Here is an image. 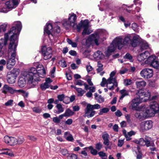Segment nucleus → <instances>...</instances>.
<instances>
[{"label":"nucleus","instance_id":"1","mask_svg":"<svg viewBox=\"0 0 159 159\" xmlns=\"http://www.w3.org/2000/svg\"><path fill=\"white\" fill-rule=\"evenodd\" d=\"M44 68L42 65L37 66L36 69L34 67L30 68L28 70L23 72V75L29 83H32L34 80L39 81V78H43L45 76Z\"/></svg>","mask_w":159,"mask_h":159},{"label":"nucleus","instance_id":"2","mask_svg":"<svg viewBox=\"0 0 159 159\" xmlns=\"http://www.w3.org/2000/svg\"><path fill=\"white\" fill-rule=\"evenodd\" d=\"M137 97L133 99L130 103L129 108L134 110L139 111L143 109L144 106L138 107L139 104L143 102H146L150 97V93L147 92V93L139 91L137 93Z\"/></svg>","mask_w":159,"mask_h":159},{"label":"nucleus","instance_id":"3","mask_svg":"<svg viewBox=\"0 0 159 159\" xmlns=\"http://www.w3.org/2000/svg\"><path fill=\"white\" fill-rule=\"evenodd\" d=\"M130 41L129 37V36H125L124 39H123L121 37L116 38L106 52V54L107 55H110L111 53L115 50L116 47L119 49H121L125 45L129 44Z\"/></svg>","mask_w":159,"mask_h":159},{"label":"nucleus","instance_id":"4","mask_svg":"<svg viewBox=\"0 0 159 159\" xmlns=\"http://www.w3.org/2000/svg\"><path fill=\"white\" fill-rule=\"evenodd\" d=\"M13 26L10 29L8 33L5 34V39H4L3 44L6 45L7 44L8 37H11L10 41L11 38L12 39H16L18 43V37L22 29V25L21 22L18 21L15 22L13 24ZM11 43V42H10Z\"/></svg>","mask_w":159,"mask_h":159},{"label":"nucleus","instance_id":"5","mask_svg":"<svg viewBox=\"0 0 159 159\" xmlns=\"http://www.w3.org/2000/svg\"><path fill=\"white\" fill-rule=\"evenodd\" d=\"M17 46V41L16 39L11 38V43L8 47V52L11 53V58L7 61V68L10 70L14 66L16 63L15 58L16 57V48Z\"/></svg>","mask_w":159,"mask_h":159},{"label":"nucleus","instance_id":"6","mask_svg":"<svg viewBox=\"0 0 159 159\" xmlns=\"http://www.w3.org/2000/svg\"><path fill=\"white\" fill-rule=\"evenodd\" d=\"M76 15L74 13H71L69 14L68 20H64L62 21V23L66 29H68L70 27H74L75 25L76 24Z\"/></svg>","mask_w":159,"mask_h":159},{"label":"nucleus","instance_id":"7","mask_svg":"<svg viewBox=\"0 0 159 159\" xmlns=\"http://www.w3.org/2000/svg\"><path fill=\"white\" fill-rule=\"evenodd\" d=\"M99 35L98 34L95 33L90 35L88 38L86 40V43L87 44H91L93 41H94L97 45L99 44L98 42L99 41Z\"/></svg>","mask_w":159,"mask_h":159},{"label":"nucleus","instance_id":"8","mask_svg":"<svg viewBox=\"0 0 159 159\" xmlns=\"http://www.w3.org/2000/svg\"><path fill=\"white\" fill-rule=\"evenodd\" d=\"M42 52L44 59L47 60L51 57L52 52L50 47L47 48L43 47L42 49Z\"/></svg>","mask_w":159,"mask_h":159},{"label":"nucleus","instance_id":"9","mask_svg":"<svg viewBox=\"0 0 159 159\" xmlns=\"http://www.w3.org/2000/svg\"><path fill=\"white\" fill-rule=\"evenodd\" d=\"M152 126V124L151 121H146L141 123L140 130L141 132H143L151 129Z\"/></svg>","mask_w":159,"mask_h":159},{"label":"nucleus","instance_id":"10","mask_svg":"<svg viewBox=\"0 0 159 159\" xmlns=\"http://www.w3.org/2000/svg\"><path fill=\"white\" fill-rule=\"evenodd\" d=\"M140 75L144 78H150L153 76V71L151 69L145 68L141 71Z\"/></svg>","mask_w":159,"mask_h":159},{"label":"nucleus","instance_id":"11","mask_svg":"<svg viewBox=\"0 0 159 159\" xmlns=\"http://www.w3.org/2000/svg\"><path fill=\"white\" fill-rule=\"evenodd\" d=\"M5 143L10 146H14L17 144V139L14 137L6 136L4 138Z\"/></svg>","mask_w":159,"mask_h":159},{"label":"nucleus","instance_id":"12","mask_svg":"<svg viewBox=\"0 0 159 159\" xmlns=\"http://www.w3.org/2000/svg\"><path fill=\"white\" fill-rule=\"evenodd\" d=\"M151 140L150 138L146 136L145 138V145L147 147H150V150L151 151H154L156 150V147L154 142Z\"/></svg>","mask_w":159,"mask_h":159},{"label":"nucleus","instance_id":"13","mask_svg":"<svg viewBox=\"0 0 159 159\" xmlns=\"http://www.w3.org/2000/svg\"><path fill=\"white\" fill-rule=\"evenodd\" d=\"M143 112L144 116L146 117H152L154 116L156 112L153 110L150 107L145 108L144 107H143Z\"/></svg>","mask_w":159,"mask_h":159},{"label":"nucleus","instance_id":"14","mask_svg":"<svg viewBox=\"0 0 159 159\" xmlns=\"http://www.w3.org/2000/svg\"><path fill=\"white\" fill-rule=\"evenodd\" d=\"M7 77V80L8 83L12 84L15 83L16 76L12 71L8 72Z\"/></svg>","mask_w":159,"mask_h":159},{"label":"nucleus","instance_id":"15","mask_svg":"<svg viewBox=\"0 0 159 159\" xmlns=\"http://www.w3.org/2000/svg\"><path fill=\"white\" fill-rule=\"evenodd\" d=\"M18 4L17 0H10L7 2L5 5L8 9H12L16 7Z\"/></svg>","mask_w":159,"mask_h":159},{"label":"nucleus","instance_id":"16","mask_svg":"<svg viewBox=\"0 0 159 159\" xmlns=\"http://www.w3.org/2000/svg\"><path fill=\"white\" fill-rule=\"evenodd\" d=\"M83 27L84 28V30L82 33L83 35H85L86 34H89L92 32L91 30H89V29L88 23L87 21L84 20L83 23Z\"/></svg>","mask_w":159,"mask_h":159},{"label":"nucleus","instance_id":"17","mask_svg":"<svg viewBox=\"0 0 159 159\" xmlns=\"http://www.w3.org/2000/svg\"><path fill=\"white\" fill-rule=\"evenodd\" d=\"M16 90L12 88L9 86L7 84L4 85L2 89V92L4 94H6L9 92L11 94H13L16 92Z\"/></svg>","mask_w":159,"mask_h":159},{"label":"nucleus","instance_id":"18","mask_svg":"<svg viewBox=\"0 0 159 159\" xmlns=\"http://www.w3.org/2000/svg\"><path fill=\"white\" fill-rule=\"evenodd\" d=\"M149 55V53L148 51H145L144 53H140L138 56L137 58L138 60L140 62L143 61L147 58Z\"/></svg>","mask_w":159,"mask_h":159},{"label":"nucleus","instance_id":"19","mask_svg":"<svg viewBox=\"0 0 159 159\" xmlns=\"http://www.w3.org/2000/svg\"><path fill=\"white\" fill-rule=\"evenodd\" d=\"M100 108V105L97 104L93 105H91L90 104H88L86 106V113L88 112L89 111V110H93L94 109H97Z\"/></svg>","mask_w":159,"mask_h":159},{"label":"nucleus","instance_id":"20","mask_svg":"<svg viewBox=\"0 0 159 159\" xmlns=\"http://www.w3.org/2000/svg\"><path fill=\"white\" fill-rule=\"evenodd\" d=\"M52 26L50 23H47L44 28V32L46 33L48 35H51L52 36Z\"/></svg>","mask_w":159,"mask_h":159},{"label":"nucleus","instance_id":"21","mask_svg":"<svg viewBox=\"0 0 159 159\" xmlns=\"http://www.w3.org/2000/svg\"><path fill=\"white\" fill-rule=\"evenodd\" d=\"M144 115L143 109H141V111H137L134 114V116L136 118L141 120L145 118V116H144Z\"/></svg>","mask_w":159,"mask_h":159},{"label":"nucleus","instance_id":"22","mask_svg":"<svg viewBox=\"0 0 159 159\" xmlns=\"http://www.w3.org/2000/svg\"><path fill=\"white\" fill-rule=\"evenodd\" d=\"M135 84L137 88L142 89L146 85V83L144 80L137 81L135 82Z\"/></svg>","mask_w":159,"mask_h":159},{"label":"nucleus","instance_id":"23","mask_svg":"<svg viewBox=\"0 0 159 159\" xmlns=\"http://www.w3.org/2000/svg\"><path fill=\"white\" fill-rule=\"evenodd\" d=\"M150 107L156 113L157 111H159V104L156 102H152L150 104Z\"/></svg>","mask_w":159,"mask_h":159},{"label":"nucleus","instance_id":"24","mask_svg":"<svg viewBox=\"0 0 159 159\" xmlns=\"http://www.w3.org/2000/svg\"><path fill=\"white\" fill-rule=\"evenodd\" d=\"M1 151H6L0 153V155L1 154H6L10 157H13L14 156V154L13 152L10 149L7 148H3L2 149Z\"/></svg>","mask_w":159,"mask_h":159},{"label":"nucleus","instance_id":"25","mask_svg":"<svg viewBox=\"0 0 159 159\" xmlns=\"http://www.w3.org/2000/svg\"><path fill=\"white\" fill-rule=\"evenodd\" d=\"M94 58L98 59H100L103 58L104 55L102 52L100 51H98L94 52L93 55Z\"/></svg>","mask_w":159,"mask_h":159},{"label":"nucleus","instance_id":"26","mask_svg":"<svg viewBox=\"0 0 159 159\" xmlns=\"http://www.w3.org/2000/svg\"><path fill=\"white\" fill-rule=\"evenodd\" d=\"M103 65L100 62L98 61L97 63V70L98 73H100V75L102 76L104 74V71L102 72L103 70Z\"/></svg>","mask_w":159,"mask_h":159},{"label":"nucleus","instance_id":"27","mask_svg":"<svg viewBox=\"0 0 159 159\" xmlns=\"http://www.w3.org/2000/svg\"><path fill=\"white\" fill-rule=\"evenodd\" d=\"M86 108L84 110V114L83 116L84 117L87 116L88 118L92 117L94 116L95 111L92 110H89L88 113H86Z\"/></svg>","mask_w":159,"mask_h":159},{"label":"nucleus","instance_id":"28","mask_svg":"<svg viewBox=\"0 0 159 159\" xmlns=\"http://www.w3.org/2000/svg\"><path fill=\"white\" fill-rule=\"evenodd\" d=\"M147 59L145 61V63L146 64H148L150 65L155 60L156 58V57L152 55L147 57Z\"/></svg>","mask_w":159,"mask_h":159},{"label":"nucleus","instance_id":"29","mask_svg":"<svg viewBox=\"0 0 159 159\" xmlns=\"http://www.w3.org/2000/svg\"><path fill=\"white\" fill-rule=\"evenodd\" d=\"M56 107L57 110L54 111V112L57 114H59L64 111V109L62 107V105L61 104H57L56 105Z\"/></svg>","mask_w":159,"mask_h":159},{"label":"nucleus","instance_id":"30","mask_svg":"<svg viewBox=\"0 0 159 159\" xmlns=\"http://www.w3.org/2000/svg\"><path fill=\"white\" fill-rule=\"evenodd\" d=\"M23 72L22 73V75H23ZM23 77V78H20L18 82V86L20 87H24L25 85V81L28 80L25 79V77L22 75Z\"/></svg>","mask_w":159,"mask_h":159},{"label":"nucleus","instance_id":"31","mask_svg":"<svg viewBox=\"0 0 159 159\" xmlns=\"http://www.w3.org/2000/svg\"><path fill=\"white\" fill-rule=\"evenodd\" d=\"M120 92L121 94V96L120 97V99H122L125 96L129 95L128 91L123 89L121 90Z\"/></svg>","mask_w":159,"mask_h":159},{"label":"nucleus","instance_id":"32","mask_svg":"<svg viewBox=\"0 0 159 159\" xmlns=\"http://www.w3.org/2000/svg\"><path fill=\"white\" fill-rule=\"evenodd\" d=\"M126 36L129 37L130 41V42H129V44H128L127 45H125V46H128V45H129L130 44L133 47H136L138 43V42L137 41L134 40L133 39L132 40H131V37L130 36V35H127Z\"/></svg>","mask_w":159,"mask_h":159},{"label":"nucleus","instance_id":"33","mask_svg":"<svg viewBox=\"0 0 159 159\" xmlns=\"http://www.w3.org/2000/svg\"><path fill=\"white\" fill-rule=\"evenodd\" d=\"M65 117H69L73 115L74 112L69 108L67 109L64 113Z\"/></svg>","mask_w":159,"mask_h":159},{"label":"nucleus","instance_id":"34","mask_svg":"<svg viewBox=\"0 0 159 159\" xmlns=\"http://www.w3.org/2000/svg\"><path fill=\"white\" fill-rule=\"evenodd\" d=\"M57 98L59 99V100L60 102L62 101L65 104H68V102H66L65 101H64V98H65V95L63 94H59L57 96Z\"/></svg>","mask_w":159,"mask_h":159},{"label":"nucleus","instance_id":"35","mask_svg":"<svg viewBox=\"0 0 159 159\" xmlns=\"http://www.w3.org/2000/svg\"><path fill=\"white\" fill-rule=\"evenodd\" d=\"M115 83H117L116 77L114 78L109 77L107 79V84Z\"/></svg>","mask_w":159,"mask_h":159},{"label":"nucleus","instance_id":"36","mask_svg":"<svg viewBox=\"0 0 159 159\" xmlns=\"http://www.w3.org/2000/svg\"><path fill=\"white\" fill-rule=\"evenodd\" d=\"M154 68L157 69H159V62L156 60L154 61L150 65Z\"/></svg>","mask_w":159,"mask_h":159},{"label":"nucleus","instance_id":"37","mask_svg":"<svg viewBox=\"0 0 159 159\" xmlns=\"http://www.w3.org/2000/svg\"><path fill=\"white\" fill-rule=\"evenodd\" d=\"M109 109L107 107H104L103 108L101 109L99 111V115H102L104 113H107L109 111Z\"/></svg>","mask_w":159,"mask_h":159},{"label":"nucleus","instance_id":"38","mask_svg":"<svg viewBox=\"0 0 159 159\" xmlns=\"http://www.w3.org/2000/svg\"><path fill=\"white\" fill-rule=\"evenodd\" d=\"M77 92L78 93V96H82L86 92L85 91L80 88H78L77 89Z\"/></svg>","mask_w":159,"mask_h":159},{"label":"nucleus","instance_id":"39","mask_svg":"<svg viewBox=\"0 0 159 159\" xmlns=\"http://www.w3.org/2000/svg\"><path fill=\"white\" fill-rule=\"evenodd\" d=\"M66 41L70 45H71V46L73 48L76 47L77 46V44L75 42H73L71 39L69 38H67Z\"/></svg>","mask_w":159,"mask_h":159},{"label":"nucleus","instance_id":"40","mask_svg":"<svg viewBox=\"0 0 159 159\" xmlns=\"http://www.w3.org/2000/svg\"><path fill=\"white\" fill-rule=\"evenodd\" d=\"M49 87V85L45 82L44 84H42L40 85V88L42 90H45L47 89Z\"/></svg>","mask_w":159,"mask_h":159},{"label":"nucleus","instance_id":"41","mask_svg":"<svg viewBox=\"0 0 159 159\" xmlns=\"http://www.w3.org/2000/svg\"><path fill=\"white\" fill-rule=\"evenodd\" d=\"M124 58L125 59L129 60L130 62H132L133 61L132 56L128 53H127L124 57Z\"/></svg>","mask_w":159,"mask_h":159},{"label":"nucleus","instance_id":"42","mask_svg":"<svg viewBox=\"0 0 159 159\" xmlns=\"http://www.w3.org/2000/svg\"><path fill=\"white\" fill-rule=\"evenodd\" d=\"M59 64L63 67H65L67 66L66 61L64 59L61 60L59 62Z\"/></svg>","mask_w":159,"mask_h":159},{"label":"nucleus","instance_id":"43","mask_svg":"<svg viewBox=\"0 0 159 159\" xmlns=\"http://www.w3.org/2000/svg\"><path fill=\"white\" fill-rule=\"evenodd\" d=\"M132 83V81L130 79H125L124 80V84L125 86L130 85Z\"/></svg>","mask_w":159,"mask_h":159},{"label":"nucleus","instance_id":"44","mask_svg":"<svg viewBox=\"0 0 159 159\" xmlns=\"http://www.w3.org/2000/svg\"><path fill=\"white\" fill-rule=\"evenodd\" d=\"M113 85L111 86L107 85V88L110 90H113L115 87H117L118 83L112 84Z\"/></svg>","mask_w":159,"mask_h":159},{"label":"nucleus","instance_id":"45","mask_svg":"<svg viewBox=\"0 0 159 159\" xmlns=\"http://www.w3.org/2000/svg\"><path fill=\"white\" fill-rule=\"evenodd\" d=\"M32 109L33 111L36 113H39L41 111V108L39 107H34Z\"/></svg>","mask_w":159,"mask_h":159},{"label":"nucleus","instance_id":"46","mask_svg":"<svg viewBox=\"0 0 159 159\" xmlns=\"http://www.w3.org/2000/svg\"><path fill=\"white\" fill-rule=\"evenodd\" d=\"M25 139L22 136H20L18 138V139L17 140V142L18 144H21L22 143L24 142Z\"/></svg>","mask_w":159,"mask_h":159},{"label":"nucleus","instance_id":"47","mask_svg":"<svg viewBox=\"0 0 159 159\" xmlns=\"http://www.w3.org/2000/svg\"><path fill=\"white\" fill-rule=\"evenodd\" d=\"M148 47V46L147 44H143L141 46L140 49H139V52H142L144 49H147Z\"/></svg>","mask_w":159,"mask_h":159},{"label":"nucleus","instance_id":"48","mask_svg":"<svg viewBox=\"0 0 159 159\" xmlns=\"http://www.w3.org/2000/svg\"><path fill=\"white\" fill-rule=\"evenodd\" d=\"M138 27L137 25L135 23H133L132 24L131 27L135 31L138 32Z\"/></svg>","mask_w":159,"mask_h":159},{"label":"nucleus","instance_id":"49","mask_svg":"<svg viewBox=\"0 0 159 159\" xmlns=\"http://www.w3.org/2000/svg\"><path fill=\"white\" fill-rule=\"evenodd\" d=\"M106 84L107 85V80L104 77L102 79V81L101 83V85L102 87H104Z\"/></svg>","mask_w":159,"mask_h":159},{"label":"nucleus","instance_id":"50","mask_svg":"<svg viewBox=\"0 0 159 159\" xmlns=\"http://www.w3.org/2000/svg\"><path fill=\"white\" fill-rule=\"evenodd\" d=\"M99 156L102 157V159H107L106 153L102 152H100L98 153Z\"/></svg>","mask_w":159,"mask_h":159},{"label":"nucleus","instance_id":"51","mask_svg":"<svg viewBox=\"0 0 159 159\" xmlns=\"http://www.w3.org/2000/svg\"><path fill=\"white\" fill-rule=\"evenodd\" d=\"M99 103H102L104 101V98L101 95L98 96L96 99Z\"/></svg>","mask_w":159,"mask_h":159},{"label":"nucleus","instance_id":"52","mask_svg":"<svg viewBox=\"0 0 159 159\" xmlns=\"http://www.w3.org/2000/svg\"><path fill=\"white\" fill-rule=\"evenodd\" d=\"M27 138L28 139L34 141H36L37 139L33 136L28 135L27 136Z\"/></svg>","mask_w":159,"mask_h":159},{"label":"nucleus","instance_id":"53","mask_svg":"<svg viewBox=\"0 0 159 159\" xmlns=\"http://www.w3.org/2000/svg\"><path fill=\"white\" fill-rule=\"evenodd\" d=\"M109 134L106 132L104 133L102 135V138L103 140L109 139Z\"/></svg>","mask_w":159,"mask_h":159},{"label":"nucleus","instance_id":"54","mask_svg":"<svg viewBox=\"0 0 159 159\" xmlns=\"http://www.w3.org/2000/svg\"><path fill=\"white\" fill-rule=\"evenodd\" d=\"M66 139L68 141L70 142H72L74 140L71 134H70L68 136H67Z\"/></svg>","mask_w":159,"mask_h":159},{"label":"nucleus","instance_id":"55","mask_svg":"<svg viewBox=\"0 0 159 159\" xmlns=\"http://www.w3.org/2000/svg\"><path fill=\"white\" fill-rule=\"evenodd\" d=\"M145 138L144 139L143 138H140L139 139V144L142 146H145Z\"/></svg>","mask_w":159,"mask_h":159},{"label":"nucleus","instance_id":"56","mask_svg":"<svg viewBox=\"0 0 159 159\" xmlns=\"http://www.w3.org/2000/svg\"><path fill=\"white\" fill-rule=\"evenodd\" d=\"M68 159H77V156L75 154H71L68 157Z\"/></svg>","mask_w":159,"mask_h":159},{"label":"nucleus","instance_id":"57","mask_svg":"<svg viewBox=\"0 0 159 159\" xmlns=\"http://www.w3.org/2000/svg\"><path fill=\"white\" fill-rule=\"evenodd\" d=\"M84 81L80 80L76 81L75 84L79 86H82L84 85Z\"/></svg>","mask_w":159,"mask_h":159},{"label":"nucleus","instance_id":"58","mask_svg":"<svg viewBox=\"0 0 159 159\" xmlns=\"http://www.w3.org/2000/svg\"><path fill=\"white\" fill-rule=\"evenodd\" d=\"M86 70L88 73L92 71L93 69V67L90 65H87L86 66Z\"/></svg>","mask_w":159,"mask_h":159},{"label":"nucleus","instance_id":"59","mask_svg":"<svg viewBox=\"0 0 159 159\" xmlns=\"http://www.w3.org/2000/svg\"><path fill=\"white\" fill-rule=\"evenodd\" d=\"M102 147V144L100 143H97L95 145V148L98 150H100Z\"/></svg>","mask_w":159,"mask_h":159},{"label":"nucleus","instance_id":"60","mask_svg":"<svg viewBox=\"0 0 159 159\" xmlns=\"http://www.w3.org/2000/svg\"><path fill=\"white\" fill-rule=\"evenodd\" d=\"M124 143V140L119 139L118 141L117 145L119 147H121Z\"/></svg>","mask_w":159,"mask_h":159},{"label":"nucleus","instance_id":"61","mask_svg":"<svg viewBox=\"0 0 159 159\" xmlns=\"http://www.w3.org/2000/svg\"><path fill=\"white\" fill-rule=\"evenodd\" d=\"M140 37L139 36L137 35H135L133 38L132 39L137 41L138 42L139 41V40L140 39Z\"/></svg>","mask_w":159,"mask_h":159},{"label":"nucleus","instance_id":"62","mask_svg":"<svg viewBox=\"0 0 159 159\" xmlns=\"http://www.w3.org/2000/svg\"><path fill=\"white\" fill-rule=\"evenodd\" d=\"M53 121L55 123H59L60 121L58 117H54L52 119Z\"/></svg>","mask_w":159,"mask_h":159},{"label":"nucleus","instance_id":"63","mask_svg":"<svg viewBox=\"0 0 159 159\" xmlns=\"http://www.w3.org/2000/svg\"><path fill=\"white\" fill-rule=\"evenodd\" d=\"M72 108L73 111H77L79 110L80 107L78 106H75L72 107Z\"/></svg>","mask_w":159,"mask_h":159},{"label":"nucleus","instance_id":"64","mask_svg":"<svg viewBox=\"0 0 159 159\" xmlns=\"http://www.w3.org/2000/svg\"><path fill=\"white\" fill-rule=\"evenodd\" d=\"M61 153L63 155L65 156L68 153V152L66 149H63L61 150Z\"/></svg>","mask_w":159,"mask_h":159}]
</instances>
